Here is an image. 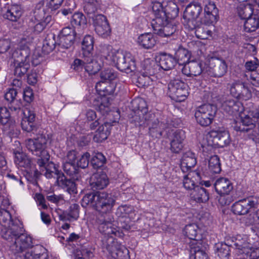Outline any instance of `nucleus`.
<instances>
[{"label": "nucleus", "mask_w": 259, "mask_h": 259, "mask_svg": "<svg viewBox=\"0 0 259 259\" xmlns=\"http://www.w3.org/2000/svg\"><path fill=\"white\" fill-rule=\"evenodd\" d=\"M244 66L247 70L254 72L259 67V61L256 58H254L253 60L247 61Z\"/></svg>", "instance_id": "60"}, {"label": "nucleus", "mask_w": 259, "mask_h": 259, "mask_svg": "<svg viewBox=\"0 0 259 259\" xmlns=\"http://www.w3.org/2000/svg\"><path fill=\"white\" fill-rule=\"evenodd\" d=\"M92 55H85L82 57V67L90 74H95L101 69V64L92 58Z\"/></svg>", "instance_id": "18"}, {"label": "nucleus", "mask_w": 259, "mask_h": 259, "mask_svg": "<svg viewBox=\"0 0 259 259\" xmlns=\"http://www.w3.org/2000/svg\"><path fill=\"white\" fill-rule=\"evenodd\" d=\"M158 126H160L159 122L155 121L152 126L149 128V133L152 137L157 138L162 135V131L157 129Z\"/></svg>", "instance_id": "63"}, {"label": "nucleus", "mask_w": 259, "mask_h": 259, "mask_svg": "<svg viewBox=\"0 0 259 259\" xmlns=\"http://www.w3.org/2000/svg\"><path fill=\"white\" fill-rule=\"evenodd\" d=\"M191 57V53L186 49L180 47L176 51L175 59L180 65H185L189 62Z\"/></svg>", "instance_id": "31"}, {"label": "nucleus", "mask_w": 259, "mask_h": 259, "mask_svg": "<svg viewBox=\"0 0 259 259\" xmlns=\"http://www.w3.org/2000/svg\"><path fill=\"white\" fill-rule=\"evenodd\" d=\"M95 30L97 33L103 37H107L111 33V28L106 17L102 14L96 15L93 17Z\"/></svg>", "instance_id": "13"}, {"label": "nucleus", "mask_w": 259, "mask_h": 259, "mask_svg": "<svg viewBox=\"0 0 259 259\" xmlns=\"http://www.w3.org/2000/svg\"><path fill=\"white\" fill-rule=\"evenodd\" d=\"M164 12L166 13V18L174 19L178 16L179 9L177 5L173 2H169L165 8Z\"/></svg>", "instance_id": "45"}, {"label": "nucleus", "mask_w": 259, "mask_h": 259, "mask_svg": "<svg viewBox=\"0 0 259 259\" xmlns=\"http://www.w3.org/2000/svg\"><path fill=\"white\" fill-rule=\"evenodd\" d=\"M22 13L20 5L12 4L8 7L6 12L3 14V17L10 21L16 22L20 19Z\"/></svg>", "instance_id": "24"}, {"label": "nucleus", "mask_w": 259, "mask_h": 259, "mask_svg": "<svg viewBox=\"0 0 259 259\" xmlns=\"http://www.w3.org/2000/svg\"><path fill=\"white\" fill-rule=\"evenodd\" d=\"M35 199L38 206H41L42 209H46L48 208V205L47 204L44 196L40 193H36Z\"/></svg>", "instance_id": "62"}, {"label": "nucleus", "mask_w": 259, "mask_h": 259, "mask_svg": "<svg viewBox=\"0 0 259 259\" xmlns=\"http://www.w3.org/2000/svg\"><path fill=\"white\" fill-rule=\"evenodd\" d=\"M116 84L113 81H100L96 83V90L100 93H103V96L112 95L114 93Z\"/></svg>", "instance_id": "30"}, {"label": "nucleus", "mask_w": 259, "mask_h": 259, "mask_svg": "<svg viewBox=\"0 0 259 259\" xmlns=\"http://www.w3.org/2000/svg\"><path fill=\"white\" fill-rule=\"evenodd\" d=\"M214 186L216 192L220 195H228L233 189L232 183L228 179L224 178L218 179Z\"/></svg>", "instance_id": "23"}, {"label": "nucleus", "mask_w": 259, "mask_h": 259, "mask_svg": "<svg viewBox=\"0 0 259 259\" xmlns=\"http://www.w3.org/2000/svg\"><path fill=\"white\" fill-rule=\"evenodd\" d=\"M191 199L198 202H205L209 199L208 193L204 188L196 186L190 193Z\"/></svg>", "instance_id": "28"}, {"label": "nucleus", "mask_w": 259, "mask_h": 259, "mask_svg": "<svg viewBox=\"0 0 259 259\" xmlns=\"http://www.w3.org/2000/svg\"><path fill=\"white\" fill-rule=\"evenodd\" d=\"M34 121L22 119L21 123L22 128L27 132H32L34 134L37 130V127L35 125Z\"/></svg>", "instance_id": "51"}, {"label": "nucleus", "mask_w": 259, "mask_h": 259, "mask_svg": "<svg viewBox=\"0 0 259 259\" xmlns=\"http://www.w3.org/2000/svg\"><path fill=\"white\" fill-rule=\"evenodd\" d=\"M134 212V208L132 206L124 205L118 207L117 214H120L119 217L120 219H123L124 218H126L127 215H129L132 213Z\"/></svg>", "instance_id": "55"}, {"label": "nucleus", "mask_w": 259, "mask_h": 259, "mask_svg": "<svg viewBox=\"0 0 259 259\" xmlns=\"http://www.w3.org/2000/svg\"><path fill=\"white\" fill-rule=\"evenodd\" d=\"M113 62L121 71L129 73L136 70L135 61L129 57H125L122 53L117 52L113 58Z\"/></svg>", "instance_id": "12"}, {"label": "nucleus", "mask_w": 259, "mask_h": 259, "mask_svg": "<svg viewBox=\"0 0 259 259\" xmlns=\"http://www.w3.org/2000/svg\"><path fill=\"white\" fill-rule=\"evenodd\" d=\"M14 60L15 59H20L22 60V62L29 63V52L27 50H20L17 51L13 54Z\"/></svg>", "instance_id": "56"}, {"label": "nucleus", "mask_w": 259, "mask_h": 259, "mask_svg": "<svg viewBox=\"0 0 259 259\" xmlns=\"http://www.w3.org/2000/svg\"><path fill=\"white\" fill-rule=\"evenodd\" d=\"M252 6L249 4H241L238 7V13L242 19H246L253 15Z\"/></svg>", "instance_id": "37"}, {"label": "nucleus", "mask_w": 259, "mask_h": 259, "mask_svg": "<svg viewBox=\"0 0 259 259\" xmlns=\"http://www.w3.org/2000/svg\"><path fill=\"white\" fill-rule=\"evenodd\" d=\"M198 227L197 225L195 224H191L186 226L184 232L185 235L191 240V241L197 240L196 239L197 231Z\"/></svg>", "instance_id": "49"}, {"label": "nucleus", "mask_w": 259, "mask_h": 259, "mask_svg": "<svg viewBox=\"0 0 259 259\" xmlns=\"http://www.w3.org/2000/svg\"><path fill=\"white\" fill-rule=\"evenodd\" d=\"M217 111V106L205 104L198 107L195 112L197 122L202 126L209 125L212 122Z\"/></svg>", "instance_id": "6"}, {"label": "nucleus", "mask_w": 259, "mask_h": 259, "mask_svg": "<svg viewBox=\"0 0 259 259\" xmlns=\"http://www.w3.org/2000/svg\"><path fill=\"white\" fill-rule=\"evenodd\" d=\"M0 123L10 126L13 123L9 110L6 107L0 108Z\"/></svg>", "instance_id": "43"}, {"label": "nucleus", "mask_w": 259, "mask_h": 259, "mask_svg": "<svg viewBox=\"0 0 259 259\" xmlns=\"http://www.w3.org/2000/svg\"><path fill=\"white\" fill-rule=\"evenodd\" d=\"M113 51L112 47L108 45H104L101 46L100 50L101 57L112 62L113 58H114L115 53H117L115 51L114 52Z\"/></svg>", "instance_id": "41"}, {"label": "nucleus", "mask_w": 259, "mask_h": 259, "mask_svg": "<svg viewBox=\"0 0 259 259\" xmlns=\"http://www.w3.org/2000/svg\"><path fill=\"white\" fill-rule=\"evenodd\" d=\"M222 109L230 115H236L243 111V106L241 102L232 99H229L223 102Z\"/></svg>", "instance_id": "19"}, {"label": "nucleus", "mask_w": 259, "mask_h": 259, "mask_svg": "<svg viewBox=\"0 0 259 259\" xmlns=\"http://www.w3.org/2000/svg\"><path fill=\"white\" fill-rule=\"evenodd\" d=\"M58 45L64 49H68L71 47L73 40L77 41L78 40V41L79 42V38L77 36L74 35H69L67 36L58 35Z\"/></svg>", "instance_id": "40"}, {"label": "nucleus", "mask_w": 259, "mask_h": 259, "mask_svg": "<svg viewBox=\"0 0 259 259\" xmlns=\"http://www.w3.org/2000/svg\"><path fill=\"white\" fill-rule=\"evenodd\" d=\"M183 23L185 27L188 28L189 30H196V28L200 24L199 21H197L196 18L187 19L183 16Z\"/></svg>", "instance_id": "52"}, {"label": "nucleus", "mask_w": 259, "mask_h": 259, "mask_svg": "<svg viewBox=\"0 0 259 259\" xmlns=\"http://www.w3.org/2000/svg\"><path fill=\"white\" fill-rule=\"evenodd\" d=\"M205 64L200 61H189L182 69V73L187 76H197L204 71Z\"/></svg>", "instance_id": "16"}, {"label": "nucleus", "mask_w": 259, "mask_h": 259, "mask_svg": "<svg viewBox=\"0 0 259 259\" xmlns=\"http://www.w3.org/2000/svg\"><path fill=\"white\" fill-rule=\"evenodd\" d=\"M112 226L110 222H104L99 225V231L104 234L102 240L103 251L108 253L109 259H130L129 250L119 244L114 238V237H122L123 233Z\"/></svg>", "instance_id": "3"}, {"label": "nucleus", "mask_w": 259, "mask_h": 259, "mask_svg": "<svg viewBox=\"0 0 259 259\" xmlns=\"http://www.w3.org/2000/svg\"><path fill=\"white\" fill-rule=\"evenodd\" d=\"M15 162L20 167H29L31 160L23 153L17 151L15 152Z\"/></svg>", "instance_id": "38"}, {"label": "nucleus", "mask_w": 259, "mask_h": 259, "mask_svg": "<svg viewBox=\"0 0 259 259\" xmlns=\"http://www.w3.org/2000/svg\"><path fill=\"white\" fill-rule=\"evenodd\" d=\"M151 25L154 33L161 37H169L173 35L177 30V26L172 23H169L166 17L163 18L153 19Z\"/></svg>", "instance_id": "8"}, {"label": "nucleus", "mask_w": 259, "mask_h": 259, "mask_svg": "<svg viewBox=\"0 0 259 259\" xmlns=\"http://www.w3.org/2000/svg\"><path fill=\"white\" fill-rule=\"evenodd\" d=\"M138 42L143 48L150 49L154 46L155 40L151 34L145 33L138 37Z\"/></svg>", "instance_id": "34"}, {"label": "nucleus", "mask_w": 259, "mask_h": 259, "mask_svg": "<svg viewBox=\"0 0 259 259\" xmlns=\"http://www.w3.org/2000/svg\"><path fill=\"white\" fill-rule=\"evenodd\" d=\"M105 162L106 158L101 153H97L91 160V164L94 168L102 167Z\"/></svg>", "instance_id": "50"}, {"label": "nucleus", "mask_w": 259, "mask_h": 259, "mask_svg": "<svg viewBox=\"0 0 259 259\" xmlns=\"http://www.w3.org/2000/svg\"><path fill=\"white\" fill-rule=\"evenodd\" d=\"M252 116L254 118L257 119V128L252 118L248 115L242 117L238 120H234L232 125L233 127L237 132L248 133L251 131L252 135L256 137L259 133V109L253 112Z\"/></svg>", "instance_id": "5"}, {"label": "nucleus", "mask_w": 259, "mask_h": 259, "mask_svg": "<svg viewBox=\"0 0 259 259\" xmlns=\"http://www.w3.org/2000/svg\"><path fill=\"white\" fill-rule=\"evenodd\" d=\"M189 250L194 259H208L207 253L202 249L200 240H193L189 242Z\"/></svg>", "instance_id": "22"}, {"label": "nucleus", "mask_w": 259, "mask_h": 259, "mask_svg": "<svg viewBox=\"0 0 259 259\" xmlns=\"http://www.w3.org/2000/svg\"><path fill=\"white\" fill-rule=\"evenodd\" d=\"M0 224L3 226L1 235L12 253L22 252L31 245V237L23 233L22 225L17 220H12L11 214L6 209H0Z\"/></svg>", "instance_id": "2"}, {"label": "nucleus", "mask_w": 259, "mask_h": 259, "mask_svg": "<svg viewBox=\"0 0 259 259\" xmlns=\"http://www.w3.org/2000/svg\"><path fill=\"white\" fill-rule=\"evenodd\" d=\"M208 146L214 147H224L231 142L228 132L221 130H211L206 135Z\"/></svg>", "instance_id": "9"}, {"label": "nucleus", "mask_w": 259, "mask_h": 259, "mask_svg": "<svg viewBox=\"0 0 259 259\" xmlns=\"http://www.w3.org/2000/svg\"><path fill=\"white\" fill-rule=\"evenodd\" d=\"M235 243L233 244L234 248L238 250V252L240 254H245L247 255L251 244L247 241L246 236H242L240 235L236 236Z\"/></svg>", "instance_id": "26"}, {"label": "nucleus", "mask_w": 259, "mask_h": 259, "mask_svg": "<svg viewBox=\"0 0 259 259\" xmlns=\"http://www.w3.org/2000/svg\"><path fill=\"white\" fill-rule=\"evenodd\" d=\"M167 94L171 99L176 102L184 101L188 95L187 85L181 80H171L168 84Z\"/></svg>", "instance_id": "7"}, {"label": "nucleus", "mask_w": 259, "mask_h": 259, "mask_svg": "<svg viewBox=\"0 0 259 259\" xmlns=\"http://www.w3.org/2000/svg\"><path fill=\"white\" fill-rule=\"evenodd\" d=\"M186 139L185 131L181 130H177L172 133L170 140L183 143Z\"/></svg>", "instance_id": "58"}, {"label": "nucleus", "mask_w": 259, "mask_h": 259, "mask_svg": "<svg viewBox=\"0 0 259 259\" xmlns=\"http://www.w3.org/2000/svg\"><path fill=\"white\" fill-rule=\"evenodd\" d=\"M210 74L215 77H221L227 71L228 66L226 61L218 58H211L209 63Z\"/></svg>", "instance_id": "15"}, {"label": "nucleus", "mask_w": 259, "mask_h": 259, "mask_svg": "<svg viewBox=\"0 0 259 259\" xmlns=\"http://www.w3.org/2000/svg\"><path fill=\"white\" fill-rule=\"evenodd\" d=\"M196 164L194 154L191 151L185 153L181 159V168L183 172H187Z\"/></svg>", "instance_id": "25"}, {"label": "nucleus", "mask_w": 259, "mask_h": 259, "mask_svg": "<svg viewBox=\"0 0 259 259\" xmlns=\"http://www.w3.org/2000/svg\"><path fill=\"white\" fill-rule=\"evenodd\" d=\"M230 94L234 98L242 100H248L251 98L252 94L247 84L240 80H236L227 85Z\"/></svg>", "instance_id": "11"}, {"label": "nucleus", "mask_w": 259, "mask_h": 259, "mask_svg": "<svg viewBox=\"0 0 259 259\" xmlns=\"http://www.w3.org/2000/svg\"><path fill=\"white\" fill-rule=\"evenodd\" d=\"M47 139L43 134H39L33 139H28L25 141V145L27 149L32 153L38 157L37 163L39 170L34 171V176L43 175L47 178H56V183L62 188H65L70 194H76L77 193L76 185L75 182L66 178L64 174L58 170L55 164L50 162V155L45 149Z\"/></svg>", "instance_id": "1"}, {"label": "nucleus", "mask_w": 259, "mask_h": 259, "mask_svg": "<svg viewBox=\"0 0 259 259\" xmlns=\"http://www.w3.org/2000/svg\"><path fill=\"white\" fill-rule=\"evenodd\" d=\"M258 206L259 198L250 196L236 202L232 206V211L235 214L244 215Z\"/></svg>", "instance_id": "10"}, {"label": "nucleus", "mask_w": 259, "mask_h": 259, "mask_svg": "<svg viewBox=\"0 0 259 259\" xmlns=\"http://www.w3.org/2000/svg\"><path fill=\"white\" fill-rule=\"evenodd\" d=\"M159 57V65L163 70H169L175 67L176 61L170 54L161 53Z\"/></svg>", "instance_id": "29"}, {"label": "nucleus", "mask_w": 259, "mask_h": 259, "mask_svg": "<svg viewBox=\"0 0 259 259\" xmlns=\"http://www.w3.org/2000/svg\"><path fill=\"white\" fill-rule=\"evenodd\" d=\"M101 81H113L117 77L116 72L111 68H107L101 71Z\"/></svg>", "instance_id": "47"}, {"label": "nucleus", "mask_w": 259, "mask_h": 259, "mask_svg": "<svg viewBox=\"0 0 259 259\" xmlns=\"http://www.w3.org/2000/svg\"><path fill=\"white\" fill-rule=\"evenodd\" d=\"M111 127L110 123L107 122L100 125L94 136V140L99 143L107 139L110 134Z\"/></svg>", "instance_id": "27"}, {"label": "nucleus", "mask_w": 259, "mask_h": 259, "mask_svg": "<svg viewBox=\"0 0 259 259\" xmlns=\"http://www.w3.org/2000/svg\"><path fill=\"white\" fill-rule=\"evenodd\" d=\"M144 73H143L141 71L137 79L136 83L137 85L140 88H144L147 87L150 85L154 80L152 77H149Z\"/></svg>", "instance_id": "48"}, {"label": "nucleus", "mask_w": 259, "mask_h": 259, "mask_svg": "<svg viewBox=\"0 0 259 259\" xmlns=\"http://www.w3.org/2000/svg\"><path fill=\"white\" fill-rule=\"evenodd\" d=\"M183 148V143L170 140V148L171 152L174 153L180 152Z\"/></svg>", "instance_id": "64"}, {"label": "nucleus", "mask_w": 259, "mask_h": 259, "mask_svg": "<svg viewBox=\"0 0 259 259\" xmlns=\"http://www.w3.org/2000/svg\"><path fill=\"white\" fill-rule=\"evenodd\" d=\"M208 167L210 171L214 174H218L221 171L220 159L217 155L211 156L208 161Z\"/></svg>", "instance_id": "46"}, {"label": "nucleus", "mask_w": 259, "mask_h": 259, "mask_svg": "<svg viewBox=\"0 0 259 259\" xmlns=\"http://www.w3.org/2000/svg\"><path fill=\"white\" fill-rule=\"evenodd\" d=\"M80 161L79 159L76 163L64 162L63 165L64 171L74 180H78L80 178Z\"/></svg>", "instance_id": "21"}, {"label": "nucleus", "mask_w": 259, "mask_h": 259, "mask_svg": "<svg viewBox=\"0 0 259 259\" xmlns=\"http://www.w3.org/2000/svg\"><path fill=\"white\" fill-rule=\"evenodd\" d=\"M195 33L197 37L201 39H207L212 35V31L200 23L196 28Z\"/></svg>", "instance_id": "44"}, {"label": "nucleus", "mask_w": 259, "mask_h": 259, "mask_svg": "<svg viewBox=\"0 0 259 259\" xmlns=\"http://www.w3.org/2000/svg\"><path fill=\"white\" fill-rule=\"evenodd\" d=\"M101 100V103L98 106V110L102 114H105L108 112L110 110V103L108 98H107L106 97H103Z\"/></svg>", "instance_id": "59"}, {"label": "nucleus", "mask_w": 259, "mask_h": 259, "mask_svg": "<svg viewBox=\"0 0 259 259\" xmlns=\"http://www.w3.org/2000/svg\"><path fill=\"white\" fill-rule=\"evenodd\" d=\"M132 103L137 110L136 114L137 115L135 117V120L141 124L143 119H146L144 115L148 112L146 103L143 99L140 98L133 100Z\"/></svg>", "instance_id": "20"}, {"label": "nucleus", "mask_w": 259, "mask_h": 259, "mask_svg": "<svg viewBox=\"0 0 259 259\" xmlns=\"http://www.w3.org/2000/svg\"><path fill=\"white\" fill-rule=\"evenodd\" d=\"M152 10L155 15L154 19H163L166 17V13L164 12L163 8L159 3H156L153 5Z\"/></svg>", "instance_id": "53"}, {"label": "nucleus", "mask_w": 259, "mask_h": 259, "mask_svg": "<svg viewBox=\"0 0 259 259\" xmlns=\"http://www.w3.org/2000/svg\"><path fill=\"white\" fill-rule=\"evenodd\" d=\"M218 254L221 257H226L230 255V247L224 243H221L217 245Z\"/></svg>", "instance_id": "54"}, {"label": "nucleus", "mask_w": 259, "mask_h": 259, "mask_svg": "<svg viewBox=\"0 0 259 259\" xmlns=\"http://www.w3.org/2000/svg\"><path fill=\"white\" fill-rule=\"evenodd\" d=\"M114 202L115 200L106 193H90L85 194L82 199V206L94 203L97 210L106 213L111 209Z\"/></svg>", "instance_id": "4"}, {"label": "nucleus", "mask_w": 259, "mask_h": 259, "mask_svg": "<svg viewBox=\"0 0 259 259\" xmlns=\"http://www.w3.org/2000/svg\"><path fill=\"white\" fill-rule=\"evenodd\" d=\"M204 12L206 13L205 18H208V23H212L216 19L218 14V10L214 2H208L205 6Z\"/></svg>", "instance_id": "35"}, {"label": "nucleus", "mask_w": 259, "mask_h": 259, "mask_svg": "<svg viewBox=\"0 0 259 259\" xmlns=\"http://www.w3.org/2000/svg\"><path fill=\"white\" fill-rule=\"evenodd\" d=\"M245 20L244 29L246 32L254 31L259 27V16L257 15L254 14Z\"/></svg>", "instance_id": "33"}, {"label": "nucleus", "mask_w": 259, "mask_h": 259, "mask_svg": "<svg viewBox=\"0 0 259 259\" xmlns=\"http://www.w3.org/2000/svg\"><path fill=\"white\" fill-rule=\"evenodd\" d=\"M46 249L40 245L32 247V245L24 249L22 252L15 254L17 257H23V259H44Z\"/></svg>", "instance_id": "14"}, {"label": "nucleus", "mask_w": 259, "mask_h": 259, "mask_svg": "<svg viewBox=\"0 0 259 259\" xmlns=\"http://www.w3.org/2000/svg\"><path fill=\"white\" fill-rule=\"evenodd\" d=\"M94 40L93 37L90 35H86L82 40V50L83 51V56L85 55H90L93 50Z\"/></svg>", "instance_id": "39"}, {"label": "nucleus", "mask_w": 259, "mask_h": 259, "mask_svg": "<svg viewBox=\"0 0 259 259\" xmlns=\"http://www.w3.org/2000/svg\"><path fill=\"white\" fill-rule=\"evenodd\" d=\"M17 91L14 89H10L5 94V99L10 102H15L16 100V96L17 95Z\"/></svg>", "instance_id": "61"}, {"label": "nucleus", "mask_w": 259, "mask_h": 259, "mask_svg": "<svg viewBox=\"0 0 259 259\" xmlns=\"http://www.w3.org/2000/svg\"><path fill=\"white\" fill-rule=\"evenodd\" d=\"M56 43L54 35L48 36L46 38L42 47V51L44 54H48L52 52L55 49Z\"/></svg>", "instance_id": "42"}, {"label": "nucleus", "mask_w": 259, "mask_h": 259, "mask_svg": "<svg viewBox=\"0 0 259 259\" xmlns=\"http://www.w3.org/2000/svg\"><path fill=\"white\" fill-rule=\"evenodd\" d=\"M89 183L92 189H103L108 184L109 181L107 175L103 171L98 172L90 178Z\"/></svg>", "instance_id": "17"}, {"label": "nucleus", "mask_w": 259, "mask_h": 259, "mask_svg": "<svg viewBox=\"0 0 259 259\" xmlns=\"http://www.w3.org/2000/svg\"><path fill=\"white\" fill-rule=\"evenodd\" d=\"M202 11V7L198 3L189 4L185 9L184 12V17L187 19H197Z\"/></svg>", "instance_id": "32"}, {"label": "nucleus", "mask_w": 259, "mask_h": 259, "mask_svg": "<svg viewBox=\"0 0 259 259\" xmlns=\"http://www.w3.org/2000/svg\"><path fill=\"white\" fill-rule=\"evenodd\" d=\"M14 66V75L17 77H21L28 71L30 68V64L27 62H22V59H15Z\"/></svg>", "instance_id": "36"}, {"label": "nucleus", "mask_w": 259, "mask_h": 259, "mask_svg": "<svg viewBox=\"0 0 259 259\" xmlns=\"http://www.w3.org/2000/svg\"><path fill=\"white\" fill-rule=\"evenodd\" d=\"M35 19L36 21V24L33 25V24H30V27H33L34 31L36 33H40L41 32L45 27L46 26V23L41 22V17L38 16L37 14L34 15Z\"/></svg>", "instance_id": "57"}]
</instances>
